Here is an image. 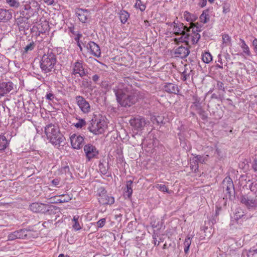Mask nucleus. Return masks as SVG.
Returning a JSON list of instances; mask_svg holds the SVG:
<instances>
[{
	"label": "nucleus",
	"instance_id": "f257e3e1",
	"mask_svg": "<svg viewBox=\"0 0 257 257\" xmlns=\"http://www.w3.org/2000/svg\"><path fill=\"white\" fill-rule=\"evenodd\" d=\"M130 78H125L124 83L119 84L113 88V92L115 94L116 100L118 104L121 107H130L138 101V93L132 89L131 85L125 84Z\"/></svg>",
	"mask_w": 257,
	"mask_h": 257
},
{
	"label": "nucleus",
	"instance_id": "f03ea898",
	"mask_svg": "<svg viewBox=\"0 0 257 257\" xmlns=\"http://www.w3.org/2000/svg\"><path fill=\"white\" fill-rule=\"evenodd\" d=\"M45 133L50 142L57 148L65 145V138L56 124L49 123L45 127Z\"/></svg>",
	"mask_w": 257,
	"mask_h": 257
},
{
	"label": "nucleus",
	"instance_id": "7ed1b4c3",
	"mask_svg": "<svg viewBox=\"0 0 257 257\" xmlns=\"http://www.w3.org/2000/svg\"><path fill=\"white\" fill-rule=\"evenodd\" d=\"M57 62L56 55L53 52H48L42 57L40 66L42 71L45 73L54 71Z\"/></svg>",
	"mask_w": 257,
	"mask_h": 257
},
{
	"label": "nucleus",
	"instance_id": "20e7f679",
	"mask_svg": "<svg viewBox=\"0 0 257 257\" xmlns=\"http://www.w3.org/2000/svg\"><path fill=\"white\" fill-rule=\"evenodd\" d=\"M37 237V232L33 229L23 228L11 233L8 236V240L16 239H29Z\"/></svg>",
	"mask_w": 257,
	"mask_h": 257
},
{
	"label": "nucleus",
	"instance_id": "39448f33",
	"mask_svg": "<svg viewBox=\"0 0 257 257\" xmlns=\"http://www.w3.org/2000/svg\"><path fill=\"white\" fill-rule=\"evenodd\" d=\"M30 209L34 212H40L48 214H55L59 208L53 205H48L46 204L34 202L31 204L29 206Z\"/></svg>",
	"mask_w": 257,
	"mask_h": 257
},
{
	"label": "nucleus",
	"instance_id": "423d86ee",
	"mask_svg": "<svg viewBox=\"0 0 257 257\" xmlns=\"http://www.w3.org/2000/svg\"><path fill=\"white\" fill-rule=\"evenodd\" d=\"M222 184L226 199L232 200V197H234L235 194L234 187L232 179L230 177L227 176L223 179Z\"/></svg>",
	"mask_w": 257,
	"mask_h": 257
},
{
	"label": "nucleus",
	"instance_id": "0eeeda50",
	"mask_svg": "<svg viewBox=\"0 0 257 257\" xmlns=\"http://www.w3.org/2000/svg\"><path fill=\"white\" fill-rule=\"evenodd\" d=\"M97 196L99 203L102 205H111L114 202V198L107 194L106 190L103 187L97 189Z\"/></svg>",
	"mask_w": 257,
	"mask_h": 257
},
{
	"label": "nucleus",
	"instance_id": "6e6552de",
	"mask_svg": "<svg viewBox=\"0 0 257 257\" xmlns=\"http://www.w3.org/2000/svg\"><path fill=\"white\" fill-rule=\"evenodd\" d=\"M130 123L134 130L140 131L143 130L146 125L149 123V121L144 117L138 115L131 119Z\"/></svg>",
	"mask_w": 257,
	"mask_h": 257
},
{
	"label": "nucleus",
	"instance_id": "1a4fd4ad",
	"mask_svg": "<svg viewBox=\"0 0 257 257\" xmlns=\"http://www.w3.org/2000/svg\"><path fill=\"white\" fill-rule=\"evenodd\" d=\"M208 108L211 115L216 119H220L223 115V110L220 105L213 101H210L208 104Z\"/></svg>",
	"mask_w": 257,
	"mask_h": 257
},
{
	"label": "nucleus",
	"instance_id": "9d476101",
	"mask_svg": "<svg viewBox=\"0 0 257 257\" xmlns=\"http://www.w3.org/2000/svg\"><path fill=\"white\" fill-rule=\"evenodd\" d=\"M78 74L81 78H83L87 74L85 71V68L83 64V62L81 60H77L75 62L72 66L71 76L76 75Z\"/></svg>",
	"mask_w": 257,
	"mask_h": 257
},
{
	"label": "nucleus",
	"instance_id": "9b49d317",
	"mask_svg": "<svg viewBox=\"0 0 257 257\" xmlns=\"http://www.w3.org/2000/svg\"><path fill=\"white\" fill-rule=\"evenodd\" d=\"M240 201L249 209H254L257 207L256 196L251 197L248 195H242L240 197Z\"/></svg>",
	"mask_w": 257,
	"mask_h": 257
},
{
	"label": "nucleus",
	"instance_id": "f8f14e48",
	"mask_svg": "<svg viewBox=\"0 0 257 257\" xmlns=\"http://www.w3.org/2000/svg\"><path fill=\"white\" fill-rule=\"evenodd\" d=\"M84 151L88 161L93 158H96L99 154L96 148L91 144H88L84 146Z\"/></svg>",
	"mask_w": 257,
	"mask_h": 257
},
{
	"label": "nucleus",
	"instance_id": "ddd939ff",
	"mask_svg": "<svg viewBox=\"0 0 257 257\" xmlns=\"http://www.w3.org/2000/svg\"><path fill=\"white\" fill-rule=\"evenodd\" d=\"M75 99L77 105L83 113H87L90 111V104L83 96L77 95L75 97Z\"/></svg>",
	"mask_w": 257,
	"mask_h": 257
},
{
	"label": "nucleus",
	"instance_id": "4468645a",
	"mask_svg": "<svg viewBox=\"0 0 257 257\" xmlns=\"http://www.w3.org/2000/svg\"><path fill=\"white\" fill-rule=\"evenodd\" d=\"M71 143L74 149H80L84 145V138L80 135H77L75 134L71 136Z\"/></svg>",
	"mask_w": 257,
	"mask_h": 257
},
{
	"label": "nucleus",
	"instance_id": "2eb2a0df",
	"mask_svg": "<svg viewBox=\"0 0 257 257\" xmlns=\"http://www.w3.org/2000/svg\"><path fill=\"white\" fill-rule=\"evenodd\" d=\"M15 85L10 81H3L0 83V96H4L13 90Z\"/></svg>",
	"mask_w": 257,
	"mask_h": 257
},
{
	"label": "nucleus",
	"instance_id": "dca6fc26",
	"mask_svg": "<svg viewBox=\"0 0 257 257\" xmlns=\"http://www.w3.org/2000/svg\"><path fill=\"white\" fill-rule=\"evenodd\" d=\"M20 13L21 17H23L26 20H28L34 15V11L29 5H26L20 11Z\"/></svg>",
	"mask_w": 257,
	"mask_h": 257
},
{
	"label": "nucleus",
	"instance_id": "f3484780",
	"mask_svg": "<svg viewBox=\"0 0 257 257\" xmlns=\"http://www.w3.org/2000/svg\"><path fill=\"white\" fill-rule=\"evenodd\" d=\"M76 14L80 21L85 23L87 19L90 17V12L88 10L78 9Z\"/></svg>",
	"mask_w": 257,
	"mask_h": 257
},
{
	"label": "nucleus",
	"instance_id": "a211bd4d",
	"mask_svg": "<svg viewBox=\"0 0 257 257\" xmlns=\"http://www.w3.org/2000/svg\"><path fill=\"white\" fill-rule=\"evenodd\" d=\"M86 48L90 50L91 54L97 57H100L101 54L100 49L96 43L90 41L86 45Z\"/></svg>",
	"mask_w": 257,
	"mask_h": 257
},
{
	"label": "nucleus",
	"instance_id": "6ab92c4d",
	"mask_svg": "<svg viewBox=\"0 0 257 257\" xmlns=\"http://www.w3.org/2000/svg\"><path fill=\"white\" fill-rule=\"evenodd\" d=\"M164 90L168 93L178 94L179 89L177 85L172 83H167L163 86Z\"/></svg>",
	"mask_w": 257,
	"mask_h": 257
},
{
	"label": "nucleus",
	"instance_id": "aec40b11",
	"mask_svg": "<svg viewBox=\"0 0 257 257\" xmlns=\"http://www.w3.org/2000/svg\"><path fill=\"white\" fill-rule=\"evenodd\" d=\"M189 53V49L187 47L181 46L175 50V54L176 55V56L180 57L182 59L187 57Z\"/></svg>",
	"mask_w": 257,
	"mask_h": 257
},
{
	"label": "nucleus",
	"instance_id": "412c9836",
	"mask_svg": "<svg viewBox=\"0 0 257 257\" xmlns=\"http://www.w3.org/2000/svg\"><path fill=\"white\" fill-rule=\"evenodd\" d=\"M91 125H89L87 129L94 135H98L102 133L103 130L101 126V122L97 121L96 123L94 122L93 124L91 123Z\"/></svg>",
	"mask_w": 257,
	"mask_h": 257
},
{
	"label": "nucleus",
	"instance_id": "4be33fe9",
	"mask_svg": "<svg viewBox=\"0 0 257 257\" xmlns=\"http://www.w3.org/2000/svg\"><path fill=\"white\" fill-rule=\"evenodd\" d=\"M12 17V14L9 11L0 8V22L8 21Z\"/></svg>",
	"mask_w": 257,
	"mask_h": 257
},
{
	"label": "nucleus",
	"instance_id": "5701e85b",
	"mask_svg": "<svg viewBox=\"0 0 257 257\" xmlns=\"http://www.w3.org/2000/svg\"><path fill=\"white\" fill-rule=\"evenodd\" d=\"M240 41L241 42L240 46L242 50L243 53L248 56H250L251 54L249 47L243 39H240Z\"/></svg>",
	"mask_w": 257,
	"mask_h": 257
},
{
	"label": "nucleus",
	"instance_id": "b1692460",
	"mask_svg": "<svg viewBox=\"0 0 257 257\" xmlns=\"http://www.w3.org/2000/svg\"><path fill=\"white\" fill-rule=\"evenodd\" d=\"M180 35L182 36L181 37L174 39V42L177 44L179 42H185L188 43V40L190 37V34L186 33V32H183V33Z\"/></svg>",
	"mask_w": 257,
	"mask_h": 257
},
{
	"label": "nucleus",
	"instance_id": "393cba45",
	"mask_svg": "<svg viewBox=\"0 0 257 257\" xmlns=\"http://www.w3.org/2000/svg\"><path fill=\"white\" fill-rule=\"evenodd\" d=\"M184 17L186 21L190 22V24L193 23V22L196 21L197 18L196 16L189 13L187 11H185L184 13Z\"/></svg>",
	"mask_w": 257,
	"mask_h": 257
},
{
	"label": "nucleus",
	"instance_id": "a878e982",
	"mask_svg": "<svg viewBox=\"0 0 257 257\" xmlns=\"http://www.w3.org/2000/svg\"><path fill=\"white\" fill-rule=\"evenodd\" d=\"M59 172L61 174L72 175L70 168L67 163L62 165L61 167L59 169Z\"/></svg>",
	"mask_w": 257,
	"mask_h": 257
},
{
	"label": "nucleus",
	"instance_id": "bb28decb",
	"mask_svg": "<svg viewBox=\"0 0 257 257\" xmlns=\"http://www.w3.org/2000/svg\"><path fill=\"white\" fill-rule=\"evenodd\" d=\"M119 14L121 22L122 24H125L130 17V14L125 10L120 11Z\"/></svg>",
	"mask_w": 257,
	"mask_h": 257
},
{
	"label": "nucleus",
	"instance_id": "cd10ccee",
	"mask_svg": "<svg viewBox=\"0 0 257 257\" xmlns=\"http://www.w3.org/2000/svg\"><path fill=\"white\" fill-rule=\"evenodd\" d=\"M209 10L207 9L203 11L202 14L200 15L199 19L200 22L204 24L206 23L209 20V16L208 15Z\"/></svg>",
	"mask_w": 257,
	"mask_h": 257
},
{
	"label": "nucleus",
	"instance_id": "c85d7f7f",
	"mask_svg": "<svg viewBox=\"0 0 257 257\" xmlns=\"http://www.w3.org/2000/svg\"><path fill=\"white\" fill-rule=\"evenodd\" d=\"M133 181L129 180L126 182L125 193L128 198H131L133 193L132 184Z\"/></svg>",
	"mask_w": 257,
	"mask_h": 257
},
{
	"label": "nucleus",
	"instance_id": "c756f323",
	"mask_svg": "<svg viewBox=\"0 0 257 257\" xmlns=\"http://www.w3.org/2000/svg\"><path fill=\"white\" fill-rule=\"evenodd\" d=\"M202 60L205 63H209L212 60V56L209 52H205L202 55Z\"/></svg>",
	"mask_w": 257,
	"mask_h": 257
},
{
	"label": "nucleus",
	"instance_id": "7c9ffc66",
	"mask_svg": "<svg viewBox=\"0 0 257 257\" xmlns=\"http://www.w3.org/2000/svg\"><path fill=\"white\" fill-rule=\"evenodd\" d=\"M8 145V142L6 137L0 135V151L4 150Z\"/></svg>",
	"mask_w": 257,
	"mask_h": 257
},
{
	"label": "nucleus",
	"instance_id": "2f4dec72",
	"mask_svg": "<svg viewBox=\"0 0 257 257\" xmlns=\"http://www.w3.org/2000/svg\"><path fill=\"white\" fill-rule=\"evenodd\" d=\"M91 82L90 81H89L88 79L83 77L81 81L80 86L81 88H88L91 86Z\"/></svg>",
	"mask_w": 257,
	"mask_h": 257
},
{
	"label": "nucleus",
	"instance_id": "473e14b6",
	"mask_svg": "<svg viewBox=\"0 0 257 257\" xmlns=\"http://www.w3.org/2000/svg\"><path fill=\"white\" fill-rule=\"evenodd\" d=\"M60 198L57 200L59 203L68 202L72 199V197L68 194H62L60 195Z\"/></svg>",
	"mask_w": 257,
	"mask_h": 257
},
{
	"label": "nucleus",
	"instance_id": "72a5a7b5",
	"mask_svg": "<svg viewBox=\"0 0 257 257\" xmlns=\"http://www.w3.org/2000/svg\"><path fill=\"white\" fill-rule=\"evenodd\" d=\"M36 47V44L33 41H31L30 43L28 44L24 48V53H27L29 51H31L34 49Z\"/></svg>",
	"mask_w": 257,
	"mask_h": 257
},
{
	"label": "nucleus",
	"instance_id": "f704fd0d",
	"mask_svg": "<svg viewBox=\"0 0 257 257\" xmlns=\"http://www.w3.org/2000/svg\"><path fill=\"white\" fill-rule=\"evenodd\" d=\"M193 35L191 36V41L193 44H196L200 38V35L198 32H196L194 30H192Z\"/></svg>",
	"mask_w": 257,
	"mask_h": 257
},
{
	"label": "nucleus",
	"instance_id": "c9c22d12",
	"mask_svg": "<svg viewBox=\"0 0 257 257\" xmlns=\"http://www.w3.org/2000/svg\"><path fill=\"white\" fill-rule=\"evenodd\" d=\"M98 167L101 174L103 175H106L107 174L108 168V164L106 166H105L102 163L100 162L99 163Z\"/></svg>",
	"mask_w": 257,
	"mask_h": 257
},
{
	"label": "nucleus",
	"instance_id": "e433bc0d",
	"mask_svg": "<svg viewBox=\"0 0 257 257\" xmlns=\"http://www.w3.org/2000/svg\"><path fill=\"white\" fill-rule=\"evenodd\" d=\"M78 120V122L74 124V125L77 128H81L86 125V122L84 119L79 118Z\"/></svg>",
	"mask_w": 257,
	"mask_h": 257
},
{
	"label": "nucleus",
	"instance_id": "4c0bfd02",
	"mask_svg": "<svg viewBox=\"0 0 257 257\" xmlns=\"http://www.w3.org/2000/svg\"><path fill=\"white\" fill-rule=\"evenodd\" d=\"M193 104L194 107H195L196 110L199 109L201 107L200 106V99L196 95H194L193 96Z\"/></svg>",
	"mask_w": 257,
	"mask_h": 257
},
{
	"label": "nucleus",
	"instance_id": "58836bf2",
	"mask_svg": "<svg viewBox=\"0 0 257 257\" xmlns=\"http://www.w3.org/2000/svg\"><path fill=\"white\" fill-rule=\"evenodd\" d=\"M6 3L11 7L17 8L20 6V3L17 0H6Z\"/></svg>",
	"mask_w": 257,
	"mask_h": 257
},
{
	"label": "nucleus",
	"instance_id": "ea45409f",
	"mask_svg": "<svg viewBox=\"0 0 257 257\" xmlns=\"http://www.w3.org/2000/svg\"><path fill=\"white\" fill-rule=\"evenodd\" d=\"M197 113L199 114L202 120H206L207 118V115L206 113L205 110H204L201 107L196 109Z\"/></svg>",
	"mask_w": 257,
	"mask_h": 257
},
{
	"label": "nucleus",
	"instance_id": "a19ab883",
	"mask_svg": "<svg viewBox=\"0 0 257 257\" xmlns=\"http://www.w3.org/2000/svg\"><path fill=\"white\" fill-rule=\"evenodd\" d=\"M136 6L137 8H139L141 12H143L145 10L146 6L142 3L141 0H137Z\"/></svg>",
	"mask_w": 257,
	"mask_h": 257
},
{
	"label": "nucleus",
	"instance_id": "79ce46f5",
	"mask_svg": "<svg viewBox=\"0 0 257 257\" xmlns=\"http://www.w3.org/2000/svg\"><path fill=\"white\" fill-rule=\"evenodd\" d=\"M231 38L227 34H224L222 35L223 44H225L226 46L228 45L230 42Z\"/></svg>",
	"mask_w": 257,
	"mask_h": 257
},
{
	"label": "nucleus",
	"instance_id": "37998d69",
	"mask_svg": "<svg viewBox=\"0 0 257 257\" xmlns=\"http://www.w3.org/2000/svg\"><path fill=\"white\" fill-rule=\"evenodd\" d=\"M191 27L192 28V30H194V28L196 29L195 32H198L201 31V25H200L198 23H191Z\"/></svg>",
	"mask_w": 257,
	"mask_h": 257
},
{
	"label": "nucleus",
	"instance_id": "c03bdc74",
	"mask_svg": "<svg viewBox=\"0 0 257 257\" xmlns=\"http://www.w3.org/2000/svg\"><path fill=\"white\" fill-rule=\"evenodd\" d=\"M198 156V162L201 164L205 163L208 160V155H206L205 156L197 155Z\"/></svg>",
	"mask_w": 257,
	"mask_h": 257
},
{
	"label": "nucleus",
	"instance_id": "a18cd8bd",
	"mask_svg": "<svg viewBox=\"0 0 257 257\" xmlns=\"http://www.w3.org/2000/svg\"><path fill=\"white\" fill-rule=\"evenodd\" d=\"M156 187L162 192L169 193L168 189L164 184H157Z\"/></svg>",
	"mask_w": 257,
	"mask_h": 257
},
{
	"label": "nucleus",
	"instance_id": "49530a36",
	"mask_svg": "<svg viewBox=\"0 0 257 257\" xmlns=\"http://www.w3.org/2000/svg\"><path fill=\"white\" fill-rule=\"evenodd\" d=\"M106 222V219L105 218H101L98 220L97 222V226L98 228H101L104 226Z\"/></svg>",
	"mask_w": 257,
	"mask_h": 257
},
{
	"label": "nucleus",
	"instance_id": "de8ad7c7",
	"mask_svg": "<svg viewBox=\"0 0 257 257\" xmlns=\"http://www.w3.org/2000/svg\"><path fill=\"white\" fill-rule=\"evenodd\" d=\"M190 77V73H187L186 70H185L181 74V79L183 81H185L189 78Z\"/></svg>",
	"mask_w": 257,
	"mask_h": 257
},
{
	"label": "nucleus",
	"instance_id": "09e8293b",
	"mask_svg": "<svg viewBox=\"0 0 257 257\" xmlns=\"http://www.w3.org/2000/svg\"><path fill=\"white\" fill-rule=\"evenodd\" d=\"M230 11V5L228 3H224L223 5V13L226 14Z\"/></svg>",
	"mask_w": 257,
	"mask_h": 257
},
{
	"label": "nucleus",
	"instance_id": "8fccbe9b",
	"mask_svg": "<svg viewBox=\"0 0 257 257\" xmlns=\"http://www.w3.org/2000/svg\"><path fill=\"white\" fill-rule=\"evenodd\" d=\"M191 243V238L189 236H187L184 242V246L186 247H190Z\"/></svg>",
	"mask_w": 257,
	"mask_h": 257
},
{
	"label": "nucleus",
	"instance_id": "3c124183",
	"mask_svg": "<svg viewBox=\"0 0 257 257\" xmlns=\"http://www.w3.org/2000/svg\"><path fill=\"white\" fill-rule=\"evenodd\" d=\"M252 168L253 169L254 172H255L257 174V156H255L254 160L253 162L252 165Z\"/></svg>",
	"mask_w": 257,
	"mask_h": 257
},
{
	"label": "nucleus",
	"instance_id": "603ef678",
	"mask_svg": "<svg viewBox=\"0 0 257 257\" xmlns=\"http://www.w3.org/2000/svg\"><path fill=\"white\" fill-rule=\"evenodd\" d=\"M190 168L192 171L196 172V171L198 170V164H194V163H192V162H190Z\"/></svg>",
	"mask_w": 257,
	"mask_h": 257
},
{
	"label": "nucleus",
	"instance_id": "864d4df0",
	"mask_svg": "<svg viewBox=\"0 0 257 257\" xmlns=\"http://www.w3.org/2000/svg\"><path fill=\"white\" fill-rule=\"evenodd\" d=\"M252 46L253 48V50L254 51V53H255V55L257 56V39L255 38L252 42Z\"/></svg>",
	"mask_w": 257,
	"mask_h": 257
},
{
	"label": "nucleus",
	"instance_id": "5fc2aeb1",
	"mask_svg": "<svg viewBox=\"0 0 257 257\" xmlns=\"http://www.w3.org/2000/svg\"><path fill=\"white\" fill-rule=\"evenodd\" d=\"M99 78L100 75L97 74H94L92 77V80L95 84H98V81H99Z\"/></svg>",
	"mask_w": 257,
	"mask_h": 257
},
{
	"label": "nucleus",
	"instance_id": "6e6d98bb",
	"mask_svg": "<svg viewBox=\"0 0 257 257\" xmlns=\"http://www.w3.org/2000/svg\"><path fill=\"white\" fill-rule=\"evenodd\" d=\"M217 88L221 90H224V84L220 81H218L216 85Z\"/></svg>",
	"mask_w": 257,
	"mask_h": 257
},
{
	"label": "nucleus",
	"instance_id": "4d7b16f0",
	"mask_svg": "<svg viewBox=\"0 0 257 257\" xmlns=\"http://www.w3.org/2000/svg\"><path fill=\"white\" fill-rule=\"evenodd\" d=\"M73 228L76 230H80L81 228L78 221L75 220V222H74V224L73 225Z\"/></svg>",
	"mask_w": 257,
	"mask_h": 257
},
{
	"label": "nucleus",
	"instance_id": "13d9d810",
	"mask_svg": "<svg viewBox=\"0 0 257 257\" xmlns=\"http://www.w3.org/2000/svg\"><path fill=\"white\" fill-rule=\"evenodd\" d=\"M250 188L251 191H257V182L251 183Z\"/></svg>",
	"mask_w": 257,
	"mask_h": 257
},
{
	"label": "nucleus",
	"instance_id": "bf43d9fd",
	"mask_svg": "<svg viewBox=\"0 0 257 257\" xmlns=\"http://www.w3.org/2000/svg\"><path fill=\"white\" fill-rule=\"evenodd\" d=\"M183 32H185L184 30L179 29H174V34L176 36H179L182 34Z\"/></svg>",
	"mask_w": 257,
	"mask_h": 257
},
{
	"label": "nucleus",
	"instance_id": "052dcab7",
	"mask_svg": "<svg viewBox=\"0 0 257 257\" xmlns=\"http://www.w3.org/2000/svg\"><path fill=\"white\" fill-rule=\"evenodd\" d=\"M51 183L53 186L57 187L60 183V179L55 178L51 181Z\"/></svg>",
	"mask_w": 257,
	"mask_h": 257
},
{
	"label": "nucleus",
	"instance_id": "680f3d73",
	"mask_svg": "<svg viewBox=\"0 0 257 257\" xmlns=\"http://www.w3.org/2000/svg\"><path fill=\"white\" fill-rule=\"evenodd\" d=\"M192 155H193L194 157L191 159V162H192V163H194V164H198L199 162H198V161L197 159L198 156L197 155L195 156L193 154H192Z\"/></svg>",
	"mask_w": 257,
	"mask_h": 257
},
{
	"label": "nucleus",
	"instance_id": "e2e57ef3",
	"mask_svg": "<svg viewBox=\"0 0 257 257\" xmlns=\"http://www.w3.org/2000/svg\"><path fill=\"white\" fill-rule=\"evenodd\" d=\"M46 97L48 100H52L54 98V95L52 93H49L46 94Z\"/></svg>",
	"mask_w": 257,
	"mask_h": 257
},
{
	"label": "nucleus",
	"instance_id": "0e129e2a",
	"mask_svg": "<svg viewBox=\"0 0 257 257\" xmlns=\"http://www.w3.org/2000/svg\"><path fill=\"white\" fill-rule=\"evenodd\" d=\"M206 4H207V0H200L199 3H198V5L201 8H203L206 5Z\"/></svg>",
	"mask_w": 257,
	"mask_h": 257
},
{
	"label": "nucleus",
	"instance_id": "69168bd1",
	"mask_svg": "<svg viewBox=\"0 0 257 257\" xmlns=\"http://www.w3.org/2000/svg\"><path fill=\"white\" fill-rule=\"evenodd\" d=\"M27 21L28 20H26V19H25L23 17H21V16L20 17V18H18L17 19L18 24H19V23L21 24L23 22L26 23Z\"/></svg>",
	"mask_w": 257,
	"mask_h": 257
},
{
	"label": "nucleus",
	"instance_id": "338daca9",
	"mask_svg": "<svg viewBox=\"0 0 257 257\" xmlns=\"http://www.w3.org/2000/svg\"><path fill=\"white\" fill-rule=\"evenodd\" d=\"M151 225L153 228H160L161 227L159 226V222L156 223V222H151Z\"/></svg>",
	"mask_w": 257,
	"mask_h": 257
},
{
	"label": "nucleus",
	"instance_id": "774afa93",
	"mask_svg": "<svg viewBox=\"0 0 257 257\" xmlns=\"http://www.w3.org/2000/svg\"><path fill=\"white\" fill-rule=\"evenodd\" d=\"M249 253L253 255L254 253H257V248L255 249L252 248L249 250Z\"/></svg>",
	"mask_w": 257,
	"mask_h": 257
}]
</instances>
